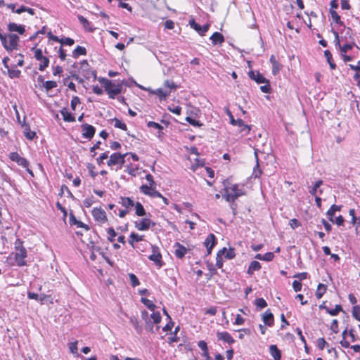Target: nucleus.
Returning <instances> with one entry per match:
<instances>
[{"label": "nucleus", "instance_id": "nucleus-22", "mask_svg": "<svg viewBox=\"0 0 360 360\" xmlns=\"http://www.w3.org/2000/svg\"><path fill=\"white\" fill-rule=\"evenodd\" d=\"M213 45L221 44L224 41V37L220 32H215L210 38Z\"/></svg>", "mask_w": 360, "mask_h": 360}, {"label": "nucleus", "instance_id": "nucleus-10", "mask_svg": "<svg viewBox=\"0 0 360 360\" xmlns=\"http://www.w3.org/2000/svg\"><path fill=\"white\" fill-rule=\"evenodd\" d=\"M190 26L194 29L200 35L203 36L208 31L210 25L208 24H205L203 26H201L198 23H197L194 19H192L189 21Z\"/></svg>", "mask_w": 360, "mask_h": 360}, {"label": "nucleus", "instance_id": "nucleus-56", "mask_svg": "<svg viewBox=\"0 0 360 360\" xmlns=\"http://www.w3.org/2000/svg\"><path fill=\"white\" fill-rule=\"evenodd\" d=\"M240 128V132L243 134V135H248L250 131V126L245 124L243 122V124L238 127Z\"/></svg>", "mask_w": 360, "mask_h": 360}, {"label": "nucleus", "instance_id": "nucleus-42", "mask_svg": "<svg viewBox=\"0 0 360 360\" xmlns=\"http://www.w3.org/2000/svg\"><path fill=\"white\" fill-rule=\"evenodd\" d=\"M112 122H114L115 127L121 129L124 131H126L127 129V124L124 122H123L122 120H120L117 118H114L112 120Z\"/></svg>", "mask_w": 360, "mask_h": 360}, {"label": "nucleus", "instance_id": "nucleus-64", "mask_svg": "<svg viewBox=\"0 0 360 360\" xmlns=\"http://www.w3.org/2000/svg\"><path fill=\"white\" fill-rule=\"evenodd\" d=\"M18 165L22 167L23 168H27L29 166H30V162L29 161L23 158V157H21V158L20 159L19 161H18V163H17Z\"/></svg>", "mask_w": 360, "mask_h": 360}, {"label": "nucleus", "instance_id": "nucleus-23", "mask_svg": "<svg viewBox=\"0 0 360 360\" xmlns=\"http://www.w3.org/2000/svg\"><path fill=\"white\" fill-rule=\"evenodd\" d=\"M119 203H120L128 210L129 209L133 207L135 205L132 199H131L129 197H121Z\"/></svg>", "mask_w": 360, "mask_h": 360}, {"label": "nucleus", "instance_id": "nucleus-39", "mask_svg": "<svg viewBox=\"0 0 360 360\" xmlns=\"http://www.w3.org/2000/svg\"><path fill=\"white\" fill-rule=\"evenodd\" d=\"M255 157H256V159H257V164H256V165L255 166V167L253 169L252 176L254 178H259L260 176V175L262 174V171L259 169V162H258V158H257V153L256 150L255 151Z\"/></svg>", "mask_w": 360, "mask_h": 360}, {"label": "nucleus", "instance_id": "nucleus-5", "mask_svg": "<svg viewBox=\"0 0 360 360\" xmlns=\"http://www.w3.org/2000/svg\"><path fill=\"white\" fill-rule=\"evenodd\" d=\"M134 225L139 231H143L148 230L150 227H154L155 223L149 218H142L139 221H136Z\"/></svg>", "mask_w": 360, "mask_h": 360}, {"label": "nucleus", "instance_id": "nucleus-38", "mask_svg": "<svg viewBox=\"0 0 360 360\" xmlns=\"http://www.w3.org/2000/svg\"><path fill=\"white\" fill-rule=\"evenodd\" d=\"M141 302L150 311H155L156 306L151 300L142 297Z\"/></svg>", "mask_w": 360, "mask_h": 360}, {"label": "nucleus", "instance_id": "nucleus-59", "mask_svg": "<svg viewBox=\"0 0 360 360\" xmlns=\"http://www.w3.org/2000/svg\"><path fill=\"white\" fill-rule=\"evenodd\" d=\"M147 126L149 128H154L155 129H158L160 131H161L163 129V127L162 125L153 121H149L147 123Z\"/></svg>", "mask_w": 360, "mask_h": 360}, {"label": "nucleus", "instance_id": "nucleus-3", "mask_svg": "<svg viewBox=\"0 0 360 360\" xmlns=\"http://www.w3.org/2000/svg\"><path fill=\"white\" fill-rule=\"evenodd\" d=\"M129 153L121 154L120 153H114L110 155L109 160L107 161V165L108 167H112V166H117L116 170L121 169L122 165L125 162V157Z\"/></svg>", "mask_w": 360, "mask_h": 360}, {"label": "nucleus", "instance_id": "nucleus-26", "mask_svg": "<svg viewBox=\"0 0 360 360\" xmlns=\"http://www.w3.org/2000/svg\"><path fill=\"white\" fill-rule=\"evenodd\" d=\"M262 268L261 264L257 261H252L248 269L247 274L252 275L255 271H259Z\"/></svg>", "mask_w": 360, "mask_h": 360}, {"label": "nucleus", "instance_id": "nucleus-2", "mask_svg": "<svg viewBox=\"0 0 360 360\" xmlns=\"http://www.w3.org/2000/svg\"><path fill=\"white\" fill-rule=\"evenodd\" d=\"M224 195L223 197L227 202H233L238 197L245 195L243 188H239L238 184H233L231 186H226L224 188Z\"/></svg>", "mask_w": 360, "mask_h": 360}, {"label": "nucleus", "instance_id": "nucleus-27", "mask_svg": "<svg viewBox=\"0 0 360 360\" xmlns=\"http://www.w3.org/2000/svg\"><path fill=\"white\" fill-rule=\"evenodd\" d=\"M219 252L221 255H224L225 258L228 259H233L236 257L235 250L233 248L227 250L226 248H223Z\"/></svg>", "mask_w": 360, "mask_h": 360}, {"label": "nucleus", "instance_id": "nucleus-61", "mask_svg": "<svg viewBox=\"0 0 360 360\" xmlns=\"http://www.w3.org/2000/svg\"><path fill=\"white\" fill-rule=\"evenodd\" d=\"M60 44L62 45L72 46L75 44V41L70 37H65L61 39Z\"/></svg>", "mask_w": 360, "mask_h": 360}, {"label": "nucleus", "instance_id": "nucleus-62", "mask_svg": "<svg viewBox=\"0 0 360 360\" xmlns=\"http://www.w3.org/2000/svg\"><path fill=\"white\" fill-rule=\"evenodd\" d=\"M80 103V98L78 96H73L71 100V108L72 110H75L77 105Z\"/></svg>", "mask_w": 360, "mask_h": 360}, {"label": "nucleus", "instance_id": "nucleus-21", "mask_svg": "<svg viewBox=\"0 0 360 360\" xmlns=\"http://www.w3.org/2000/svg\"><path fill=\"white\" fill-rule=\"evenodd\" d=\"M22 127L24 129V135L27 139L33 140L37 136L36 133L30 129L28 124H22Z\"/></svg>", "mask_w": 360, "mask_h": 360}, {"label": "nucleus", "instance_id": "nucleus-55", "mask_svg": "<svg viewBox=\"0 0 360 360\" xmlns=\"http://www.w3.org/2000/svg\"><path fill=\"white\" fill-rule=\"evenodd\" d=\"M326 345H328V343L323 338H319L317 339L316 346L319 349L323 350Z\"/></svg>", "mask_w": 360, "mask_h": 360}, {"label": "nucleus", "instance_id": "nucleus-41", "mask_svg": "<svg viewBox=\"0 0 360 360\" xmlns=\"http://www.w3.org/2000/svg\"><path fill=\"white\" fill-rule=\"evenodd\" d=\"M341 33L342 34H344V36L342 37V39L343 38H345V39H351L352 41H354V39H353V32H352V30L349 27H344V30L341 32Z\"/></svg>", "mask_w": 360, "mask_h": 360}, {"label": "nucleus", "instance_id": "nucleus-1", "mask_svg": "<svg viewBox=\"0 0 360 360\" xmlns=\"http://www.w3.org/2000/svg\"><path fill=\"white\" fill-rule=\"evenodd\" d=\"M98 81L104 86L105 91L110 98L114 99L116 96L122 92V84H115L110 80L103 77L99 78Z\"/></svg>", "mask_w": 360, "mask_h": 360}, {"label": "nucleus", "instance_id": "nucleus-6", "mask_svg": "<svg viewBox=\"0 0 360 360\" xmlns=\"http://www.w3.org/2000/svg\"><path fill=\"white\" fill-rule=\"evenodd\" d=\"M91 214L95 221L100 225L105 224L108 220L105 212L101 207H94Z\"/></svg>", "mask_w": 360, "mask_h": 360}, {"label": "nucleus", "instance_id": "nucleus-14", "mask_svg": "<svg viewBox=\"0 0 360 360\" xmlns=\"http://www.w3.org/2000/svg\"><path fill=\"white\" fill-rule=\"evenodd\" d=\"M217 337L218 340H222L224 342H226L229 345H232L235 342V340L226 331L218 332L217 333Z\"/></svg>", "mask_w": 360, "mask_h": 360}, {"label": "nucleus", "instance_id": "nucleus-28", "mask_svg": "<svg viewBox=\"0 0 360 360\" xmlns=\"http://www.w3.org/2000/svg\"><path fill=\"white\" fill-rule=\"evenodd\" d=\"M143 240V236L136 233H131L129 237L128 242L132 248H134V242H139Z\"/></svg>", "mask_w": 360, "mask_h": 360}, {"label": "nucleus", "instance_id": "nucleus-25", "mask_svg": "<svg viewBox=\"0 0 360 360\" xmlns=\"http://www.w3.org/2000/svg\"><path fill=\"white\" fill-rule=\"evenodd\" d=\"M269 352L274 360H280L281 359V352L276 345L269 347Z\"/></svg>", "mask_w": 360, "mask_h": 360}, {"label": "nucleus", "instance_id": "nucleus-46", "mask_svg": "<svg viewBox=\"0 0 360 360\" xmlns=\"http://www.w3.org/2000/svg\"><path fill=\"white\" fill-rule=\"evenodd\" d=\"M57 86V82L55 81H46L43 84V87L46 89V91L56 88Z\"/></svg>", "mask_w": 360, "mask_h": 360}, {"label": "nucleus", "instance_id": "nucleus-9", "mask_svg": "<svg viewBox=\"0 0 360 360\" xmlns=\"http://www.w3.org/2000/svg\"><path fill=\"white\" fill-rule=\"evenodd\" d=\"M82 131V137L88 140H91L95 135L96 128L87 123L82 124L81 125Z\"/></svg>", "mask_w": 360, "mask_h": 360}, {"label": "nucleus", "instance_id": "nucleus-51", "mask_svg": "<svg viewBox=\"0 0 360 360\" xmlns=\"http://www.w3.org/2000/svg\"><path fill=\"white\" fill-rule=\"evenodd\" d=\"M186 121L188 122L193 127H201L202 126V123H201L199 120H196L195 119L192 118L191 117H186Z\"/></svg>", "mask_w": 360, "mask_h": 360}, {"label": "nucleus", "instance_id": "nucleus-43", "mask_svg": "<svg viewBox=\"0 0 360 360\" xmlns=\"http://www.w3.org/2000/svg\"><path fill=\"white\" fill-rule=\"evenodd\" d=\"M342 311V307L340 304H336L335 309H327V313L333 316H337Z\"/></svg>", "mask_w": 360, "mask_h": 360}, {"label": "nucleus", "instance_id": "nucleus-24", "mask_svg": "<svg viewBox=\"0 0 360 360\" xmlns=\"http://www.w3.org/2000/svg\"><path fill=\"white\" fill-rule=\"evenodd\" d=\"M61 115L63 116V120L68 122H75V117L70 112H69L67 108H63L60 111Z\"/></svg>", "mask_w": 360, "mask_h": 360}, {"label": "nucleus", "instance_id": "nucleus-7", "mask_svg": "<svg viewBox=\"0 0 360 360\" xmlns=\"http://www.w3.org/2000/svg\"><path fill=\"white\" fill-rule=\"evenodd\" d=\"M148 259L153 261L159 268L165 264L162 260V255L157 246L152 245V254L148 256Z\"/></svg>", "mask_w": 360, "mask_h": 360}, {"label": "nucleus", "instance_id": "nucleus-33", "mask_svg": "<svg viewBox=\"0 0 360 360\" xmlns=\"http://www.w3.org/2000/svg\"><path fill=\"white\" fill-rule=\"evenodd\" d=\"M171 91L169 90H163L158 88L155 90V94L159 97L160 101L165 100L170 94Z\"/></svg>", "mask_w": 360, "mask_h": 360}, {"label": "nucleus", "instance_id": "nucleus-58", "mask_svg": "<svg viewBox=\"0 0 360 360\" xmlns=\"http://www.w3.org/2000/svg\"><path fill=\"white\" fill-rule=\"evenodd\" d=\"M153 311V314L150 315L151 319L153 321V323L158 324L161 321V319H162L161 315H160V312H158V311H157V312H155L154 311Z\"/></svg>", "mask_w": 360, "mask_h": 360}, {"label": "nucleus", "instance_id": "nucleus-36", "mask_svg": "<svg viewBox=\"0 0 360 360\" xmlns=\"http://www.w3.org/2000/svg\"><path fill=\"white\" fill-rule=\"evenodd\" d=\"M354 46H357L355 43L354 42V41H352V43L350 44V43H346L343 46H340L339 48H340V53L341 55L342 54H346L347 53V51L349 50H351Z\"/></svg>", "mask_w": 360, "mask_h": 360}, {"label": "nucleus", "instance_id": "nucleus-35", "mask_svg": "<svg viewBox=\"0 0 360 360\" xmlns=\"http://www.w3.org/2000/svg\"><path fill=\"white\" fill-rule=\"evenodd\" d=\"M324 56L327 59V61L330 65V68L331 70H334L336 68V65L335 63L333 62V56H332V54L330 52V51L328 50H326L324 51Z\"/></svg>", "mask_w": 360, "mask_h": 360}, {"label": "nucleus", "instance_id": "nucleus-32", "mask_svg": "<svg viewBox=\"0 0 360 360\" xmlns=\"http://www.w3.org/2000/svg\"><path fill=\"white\" fill-rule=\"evenodd\" d=\"M134 207L135 213L137 216L143 217L147 214L145 208L143 207V205L141 202H136L134 205Z\"/></svg>", "mask_w": 360, "mask_h": 360}, {"label": "nucleus", "instance_id": "nucleus-45", "mask_svg": "<svg viewBox=\"0 0 360 360\" xmlns=\"http://www.w3.org/2000/svg\"><path fill=\"white\" fill-rule=\"evenodd\" d=\"M6 70H8V74L10 78L14 79L20 77L21 74L20 70L17 69H11L10 68H8V69Z\"/></svg>", "mask_w": 360, "mask_h": 360}, {"label": "nucleus", "instance_id": "nucleus-11", "mask_svg": "<svg viewBox=\"0 0 360 360\" xmlns=\"http://www.w3.org/2000/svg\"><path fill=\"white\" fill-rule=\"evenodd\" d=\"M216 236L213 233H210L204 242V245L207 248V255L211 254L212 250L216 245Z\"/></svg>", "mask_w": 360, "mask_h": 360}, {"label": "nucleus", "instance_id": "nucleus-16", "mask_svg": "<svg viewBox=\"0 0 360 360\" xmlns=\"http://www.w3.org/2000/svg\"><path fill=\"white\" fill-rule=\"evenodd\" d=\"M272 65V74L276 75L281 70L283 65L276 59L274 55H271L269 59Z\"/></svg>", "mask_w": 360, "mask_h": 360}, {"label": "nucleus", "instance_id": "nucleus-19", "mask_svg": "<svg viewBox=\"0 0 360 360\" xmlns=\"http://www.w3.org/2000/svg\"><path fill=\"white\" fill-rule=\"evenodd\" d=\"M8 29L11 32H17L20 34H23L25 32V28L24 25H18L15 22H10L8 25Z\"/></svg>", "mask_w": 360, "mask_h": 360}, {"label": "nucleus", "instance_id": "nucleus-29", "mask_svg": "<svg viewBox=\"0 0 360 360\" xmlns=\"http://www.w3.org/2000/svg\"><path fill=\"white\" fill-rule=\"evenodd\" d=\"M341 205H337L335 204L330 206L326 212L330 221H333V217L335 215V212L341 210Z\"/></svg>", "mask_w": 360, "mask_h": 360}, {"label": "nucleus", "instance_id": "nucleus-31", "mask_svg": "<svg viewBox=\"0 0 360 360\" xmlns=\"http://www.w3.org/2000/svg\"><path fill=\"white\" fill-rule=\"evenodd\" d=\"M86 54V48L81 46H77L72 51V57L75 58H77L79 56H85Z\"/></svg>", "mask_w": 360, "mask_h": 360}, {"label": "nucleus", "instance_id": "nucleus-48", "mask_svg": "<svg viewBox=\"0 0 360 360\" xmlns=\"http://www.w3.org/2000/svg\"><path fill=\"white\" fill-rule=\"evenodd\" d=\"M107 233L108 234V240L110 242H112V243L114 242L115 240V238L117 236V233H116L115 229L112 227H110L108 229Z\"/></svg>", "mask_w": 360, "mask_h": 360}, {"label": "nucleus", "instance_id": "nucleus-44", "mask_svg": "<svg viewBox=\"0 0 360 360\" xmlns=\"http://www.w3.org/2000/svg\"><path fill=\"white\" fill-rule=\"evenodd\" d=\"M39 61V70L40 71H44L49 65V58L44 56Z\"/></svg>", "mask_w": 360, "mask_h": 360}, {"label": "nucleus", "instance_id": "nucleus-13", "mask_svg": "<svg viewBox=\"0 0 360 360\" xmlns=\"http://www.w3.org/2000/svg\"><path fill=\"white\" fill-rule=\"evenodd\" d=\"M69 223L70 226L75 225L77 228H82L86 231H89L90 229L89 225L85 224L79 220H77L72 212L70 214Z\"/></svg>", "mask_w": 360, "mask_h": 360}, {"label": "nucleus", "instance_id": "nucleus-47", "mask_svg": "<svg viewBox=\"0 0 360 360\" xmlns=\"http://www.w3.org/2000/svg\"><path fill=\"white\" fill-rule=\"evenodd\" d=\"M255 304L259 309H262L267 306V303L264 298L256 299L255 301Z\"/></svg>", "mask_w": 360, "mask_h": 360}, {"label": "nucleus", "instance_id": "nucleus-50", "mask_svg": "<svg viewBox=\"0 0 360 360\" xmlns=\"http://www.w3.org/2000/svg\"><path fill=\"white\" fill-rule=\"evenodd\" d=\"M68 346H69L70 352L72 354H73L76 356H79L78 349H77V341L70 342Z\"/></svg>", "mask_w": 360, "mask_h": 360}, {"label": "nucleus", "instance_id": "nucleus-60", "mask_svg": "<svg viewBox=\"0 0 360 360\" xmlns=\"http://www.w3.org/2000/svg\"><path fill=\"white\" fill-rule=\"evenodd\" d=\"M221 256L222 255L220 254V252H218L216 257V266L218 269H221L223 266L224 261Z\"/></svg>", "mask_w": 360, "mask_h": 360}, {"label": "nucleus", "instance_id": "nucleus-20", "mask_svg": "<svg viewBox=\"0 0 360 360\" xmlns=\"http://www.w3.org/2000/svg\"><path fill=\"white\" fill-rule=\"evenodd\" d=\"M129 322L135 329L136 333L141 335L143 332V327L141 325L139 324L138 318L134 316H132L129 318Z\"/></svg>", "mask_w": 360, "mask_h": 360}, {"label": "nucleus", "instance_id": "nucleus-52", "mask_svg": "<svg viewBox=\"0 0 360 360\" xmlns=\"http://www.w3.org/2000/svg\"><path fill=\"white\" fill-rule=\"evenodd\" d=\"M352 316L357 321H360V307L359 305H354L352 307Z\"/></svg>", "mask_w": 360, "mask_h": 360}, {"label": "nucleus", "instance_id": "nucleus-12", "mask_svg": "<svg viewBox=\"0 0 360 360\" xmlns=\"http://www.w3.org/2000/svg\"><path fill=\"white\" fill-rule=\"evenodd\" d=\"M249 77L255 81L257 84L269 83V80L266 79L259 72L251 70L248 72Z\"/></svg>", "mask_w": 360, "mask_h": 360}, {"label": "nucleus", "instance_id": "nucleus-4", "mask_svg": "<svg viewBox=\"0 0 360 360\" xmlns=\"http://www.w3.org/2000/svg\"><path fill=\"white\" fill-rule=\"evenodd\" d=\"M14 259L18 266H23L27 264L25 258L27 257L26 248L18 249L15 250Z\"/></svg>", "mask_w": 360, "mask_h": 360}, {"label": "nucleus", "instance_id": "nucleus-53", "mask_svg": "<svg viewBox=\"0 0 360 360\" xmlns=\"http://www.w3.org/2000/svg\"><path fill=\"white\" fill-rule=\"evenodd\" d=\"M77 18H78V20L79 21V22L84 26V27L86 30H88L89 27L90 26L89 21L86 18H84L83 15H79L77 16Z\"/></svg>", "mask_w": 360, "mask_h": 360}, {"label": "nucleus", "instance_id": "nucleus-18", "mask_svg": "<svg viewBox=\"0 0 360 360\" xmlns=\"http://www.w3.org/2000/svg\"><path fill=\"white\" fill-rule=\"evenodd\" d=\"M262 321L267 326H272L274 325V314L269 309L266 310L262 316Z\"/></svg>", "mask_w": 360, "mask_h": 360}, {"label": "nucleus", "instance_id": "nucleus-57", "mask_svg": "<svg viewBox=\"0 0 360 360\" xmlns=\"http://www.w3.org/2000/svg\"><path fill=\"white\" fill-rule=\"evenodd\" d=\"M179 330L180 327L179 326L175 328L174 330L172 333V336L169 338V342H176L179 341V338H177L176 335Z\"/></svg>", "mask_w": 360, "mask_h": 360}, {"label": "nucleus", "instance_id": "nucleus-54", "mask_svg": "<svg viewBox=\"0 0 360 360\" xmlns=\"http://www.w3.org/2000/svg\"><path fill=\"white\" fill-rule=\"evenodd\" d=\"M109 152L108 151H106L105 153H103L102 154H101V155L96 158V162L98 165H101L103 164V160H106L108 158L109 155Z\"/></svg>", "mask_w": 360, "mask_h": 360}, {"label": "nucleus", "instance_id": "nucleus-49", "mask_svg": "<svg viewBox=\"0 0 360 360\" xmlns=\"http://www.w3.org/2000/svg\"><path fill=\"white\" fill-rule=\"evenodd\" d=\"M129 278L132 287L138 286L140 284L139 278L132 273L129 274Z\"/></svg>", "mask_w": 360, "mask_h": 360}, {"label": "nucleus", "instance_id": "nucleus-34", "mask_svg": "<svg viewBox=\"0 0 360 360\" xmlns=\"http://www.w3.org/2000/svg\"><path fill=\"white\" fill-rule=\"evenodd\" d=\"M329 13L330 14L332 19L333 20V21L335 23H337L341 26H345L344 22L340 19V16L338 15V13L335 10L330 9Z\"/></svg>", "mask_w": 360, "mask_h": 360}, {"label": "nucleus", "instance_id": "nucleus-40", "mask_svg": "<svg viewBox=\"0 0 360 360\" xmlns=\"http://www.w3.org/2000/svg\"><path fill=\"white\" fill-rule=\"evenodd\" d=\"M227 114L230 118V123L232 125L239 127V126L243 124V120L242 119L235 120L233 115L231 114V112L229 110H228Z\"/></svg>", "mask_w": 360, "mask_h": 360}, {"label": "nucleus", "instance_id": "nucleus-8", "mask_svg": "<svg viewBox=\"0 0 360 360\" xmlns=\"http://www.w3.org/2000/svg\"><path fill=\"white\" fill-rule=\"evenodd\" d=\"M140 191L141 193L152 198L162 197V195L159 191H156V186L143 184L140 187Z\"/></svg>", "mask_w": 360, "mask_h": 360}, {"label": "nucleus", "instance_id": "nucleus-63", "mask_svg": "<svg viewBox=\"0 0 360 360\" xmlns=\"http://www.w3.org/2000/svg\"><path fill=\"white\" fill-rule=\"evenodd\" d=\"M32 50L34 51L35 59L37 60H41V59L44 57L41 49H35L34 48H32Z\"/></svg>", "mask_w": 360, "mask_h": 360}, {"label": "nucleus", "instance_id": "nucleus-37", "mask_svg": "<svg viewBox=\"0 0 360 360\" xmlns=\"http://www.w3.org/2000/svg\"><path fill=\"white\" fill-rule=\"evenodd\" d=\"M326 285L322 283H319L316 291V297L318 299H321L326 291Z\"/></svg>", "mask_w": 360, "mask_h": 360}, {"label": "nucleus", "instance_id": "nucleus-15", "mask_svg": "<svg viewBox=\"0 0 360 360\" xmlns=\"http://www.w3.org/2000/svg\"><path fill=\"white\" fill-rule=\"evenodd\" d=\"M174 248V255L179 259H182L187 252V249L179 243H176Z\"/></svg>", "mask_w": 360, "mask_h": 360}, {"label": "nucleus", "instance_id": "nucleus-30", "mask_svg": "<svg viewBox=\"0 0 360 360\" xmlns=\"http://www.w3.org/2000/svg\"><path fill=\"white\" fill-rule=\"evenodd\" d=\"M323 181L322 180L316 181L312 187H309V192L313 196H317L318 189L323 184Z\"/></svg>", "mask_w": 360, "mask_h": 360}, {"label": "nucleus", "instance_id": "nucleus-17", "mask_svg": "<svg viewBox=\"0 0 360 360\" xmlns=\"http://www.w3.org/2000/svg\"><path fill=\"white\" fill-rule=\"evenodd\" d=\"M9 38V44H8V51H11L13 50L18 49L19 37L15 34H11L8 35Z\"/></svg>", "mask_w": 360, "mask_h": 360}]
</instances>
